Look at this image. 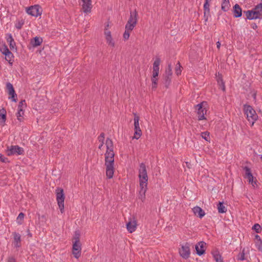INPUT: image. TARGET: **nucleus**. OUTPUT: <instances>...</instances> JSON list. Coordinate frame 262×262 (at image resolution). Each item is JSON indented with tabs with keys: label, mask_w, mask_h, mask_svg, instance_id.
Here are the masks:
<instances>
[{
	"label": "nucleus",
	"mask_w": 262,
	"mask_h": 262,
	"mask_svg": "<svg viewBox=\"0 0 262 262\" xmlns=\"http://www.w3.org/2000/svg\"><path fill=\"white\" fill-rule=\"evenodd\" d=\"M106 151L105 154V165L106 174L108 179H112L114 173V145L112 139L107 138L105 143Z\"/></svg>",
	"instance_id": "f257e3e1"
},
{
	"label": "nucleus",
	"mask_w": 262,
	"mask_h": 262,
	"mask_svg": "<svg viewBox=\"0 0 262 262\" xmlns=\"http://www.w3.org/2000/svg\"><path fill=\"white\" fill-rule=\"evenodd\" d=\"M244 110L245 114L247 115L248 120L250 122L252 123V125H253L254 122L258 118V116L256 114L255 111L251 106L247 104H245L244 105Z\"/></svg>",
	"instance_id": "f03ea898"
},
{
	"label": "nucleus",
	"mask_w": 262,
	"mask_h": 262,
	"mask_svg": "<svg viewBox=\"0 0 262 262\" xmlns=\"http://www.w3.org/2000/svg\"><path fill=\"white\" fill-rule=\"evenodd\" d=\"M139 178L140 180V185L142 186L147 185L148 176L146 168V165L144 163H141L140 164L139 169Z\"/></svg>",
	"instance_id": "7ed1b4c3"
},
{
	"label": "nucleus",
	"mask_w": 262,
	"mask_h": 262,
	"mask_svg": "<svg viewBox=\"0 0 262 262\" xmlns=\"http://www.w3.org/2000/svg\"><path fill=\"white\" fill-rule=\"evenodd\" d=\"M56 200L61 213L64 212V201L65 195L63 189L60 187H57L56 189Z\"/></svg>",
	"instance_id": "20e7f679"
},
{
	"label": "nucleus",
	"mask_w": 262,
	"mask_h": 262,
	"mask_svg": "<svg viewBox=\"0 0 262 262\" xmlns=\"http://www.w3.org/2000/svg\"><path fill=\"white\" fill-rule=\"evenodd\" d=\"M138 20V13L135 9L134 11H130L129 18L125 25V28L129 30H133L136 26Z\"/></svg>",
	"instance_id": "39448f33"
},
{
	"label": "nucleus",
	"mask_w": 262,
	"mask_h": 262,
	"mask_svg": "<svg viewBox=\"0 0 262 262\" xmlns=\"http://www.w3.org/2000/svg\"><path fill=\"white\" fill-rule=\"evenodd\" d=\"M6 152L8 156L12 155H23L25 151L23 148L19 147L18 145H11L7 146Z\"/></svg>",
	"instance_id": "423d86ee"
},
{
	"label": "nucleus",
	"mask_w": 262,
	"mask_h": 262,
	"mask_svg": "<svg viewBox=\"0 0 262 262\" xmlns=\"http://www.w3.org/2000/svg\"><path fill=\"white\" fill-rule=\"evenodd\" d=\"M26 12L28 14L31 16L38 17L41 16L42 10L39 5H35L27 8Z\"/></svg>",
	"instance_id": "0eeeda50"
},
{
	"label": "nucleus",
	"mask_w": 262,
	"mask_h": 262,
	"mask_svg": "<svg viewBox=\"0 0 262 262\" xmlns=\"http://www.w3.org/2000/svg\"><path fill=\"white\" fill-rule=\"evenodd\" d=\"M134 115L135 133L133 138L138 139L142 135V131L140 128L139 122L140 117L136 113H134Z\"/></svg>",
	"instance_id": "6e6552de"
},
{
	"label": "nucleus",
	"mask_w": 262,
	"mask_h": 262,
	"mask_svg": "<svg viewBox=\"0 0 262 262\" xmlns=\"http://www.w3.org/2000/svg\"><path fill=\"white\" fill-rule=\"evenodd\" d=\"M205 102H201L197 104L195 107L197 109V114L199 120H206L205 115L206 114L207 110L204 107L203 104Z\"/></svg>",
	"instance_id": "1a4fd4ad"
},
{
	"label": "nucleus",
	"mask_w": 262,
	"mask_h": 262,
	"mask_svg": "<svg viewBox=\"0 0 262 262\" xmlns=\"http://www.w3.org/2000/svg\"><path fill=\"white\" fill-rule=\"evenodd\" d=\"M180 255L185 259H187L190 254V245L188 243H185V245H183L179 250Z\"/></svg>",
	"instance_id": "9d476101"
},
{
	"label": "nucleus",
	"mask_w": 262,
	"mask_h": 262,
	"mask_svg": "<svg viewBox=\"0 0 262 262\" xmlns=\"http://www.w3.org/2000/svg\"><path fill=\"white\" fill-rule=\"evenodd\" d=\"M72 253L76 258H78L81 256V244L80 242H73Z\"/></svg>",
	"instance_id": "9b49d317"
},
{
	"label": "nucleus",
	"mask_w": 262,
	"mask_h": 262,
	"mask_svg": "<svg viewBox=\"0 0 262 262\" xmlns=\"http://www.w3.org/2000/svg\"><path fill=\"white\" fill-rule=\"evenodd\" d=\"M251 10L255 19L262 18V3L258 4Z\"/></svg>",
	"instance_id": "f8f14e48"
},
{
	"label": "nucleus",
	"mask_w": 262,
	"mask_h": 262,
	"mask_svg": "<svg viewBox=\"0 0 262 262\" xmlns=\"http://www.w3.org/2000/svg\"><path fill=\"white\" fill-rule=\"evenodd\" d=\"M128 222L126 223V228L129 233H133L137 228V220L134 217L130 218Z\"/></svg>",
	"instance_id": "ddd939ff"
},
{
	"label": "nucleus",
	"mask_w": 262,
	"mask_h": 262,
	"mask_svg": "<svg viewBox=\"0 0 262 262\" xmlns=\"http://www.w3.org/2000/svg\"><path fill=\"white\" fill-rule=\"evenodd\" d=\"M6 88L8 91L9 95L11 96L9 98H11L13 101L16 102L17 100V95L13 85L11 83L8 82L6 84Z\"/></svg>",
	"instance_id": "4468645a"
},
{
	"label": "nucleus",
	"mask_w": 262,
	"mask_h": 262,
	"mask_svg": "<svg viewBox=\"0 0 262 262\" xmlns=\"http://www.w3.org/2000/svg\"><path fill=\"white\" fill-rule=\"evenodd\" d=\"M206 245V243L203 241L199 242L195 245V249L198 255L201 256L205 253Z\"/></svg>",
	"instance_id": "2eb2a0df"
},
{
	"label": "nucleus",
	"mask_w": 262,
	"mask_h": 262,
	"mask_svg": "<svg viewBox=\"0 0 262 262\" xmlns=\"http://www.w3.org/2000/svg\"><path fill=\"white\" fill-rule=\"evenodd\" d=\"M82 4V9L84 13L90 12L92 7L91 0H81Z\"/></svg>",
	"instance_id": "dca6fc26"
},
{
	"label": "nucleus",
	"mask_w": 262,
	"mask_h": 262,
	"mask_svg": "<svg viewBox=\"0 0 262 262\" xmlns=\"http://www.w3.org/2000/svg\"><path fill=\"white\" fill-rule=\"evenodd\" d=\"M233 16L235 18L239 17L242 15V10L239 5L236 4L233 8Z\"/></svg>",
	"instance_id": "f3484780"
},
{
	"label": "nucleus",
	"mask_w": 262,
	"mask_h": 262,
	"mask_svg": "<svg viewBox=\"0 0 262 262\" xmlns=\"http://www.w3.org/2000/svg\"><path fill=\"white\" fill-rule=\"evenodd\" d=\"M217 82L218 84L221 86L222 88V90L223 91H225V83L223 81V76L222 74H221L220 72L216 73L215 74Z\"/></svg>",
	"instance_id": "a211bd4d"
},
{
	"label": "nucleus",
	"mask_w": 262,
	"mask_h": 262,
	"mask_svg": "<svg viewBox=\"0 0 262 262\" xmlns=\"http://www.w3.org/2000/svg\"><path fill=\"white\" fill-rule=\"evenodd\" d=\"M194 214L199 217L202 218L205 214L204 211L200 207L195 206L192 209Z\"/></svg>",
	"instance_id": "6ab92c4d"
},
{
	"label": "nucleus",
	"mask_w": 262,
	"mask_h": 262,
	"mask_svg": "<svg viewBox=\"0 0 262 262\" xmlns=\"http://www.w3.org/2000/svg\"><path fill=\"white\" fill-rule=\"evenodd\" d=\"M147 186L144 185L142 186V185H140V196L139 199H140L142 202H143L145 199V193L147 190Z\"/></svg>",
	"instance_id": "aec40b11"
},
{
	"label": "nucleus",
	"mask_w": 262,
	"mask_h": 262,
	"mask_svg": "<svg viewBox=\"0 0 262 262\" xmlns=\"http://www.w3.org/2000/svg\"><path fill=\"white\" fill-rule=\"evenodd\" d=\"M6 110L4 108L0 109V124H4L6 120Z\"/></svg>",
	"instance_id": "412c9836"
},
{
	"label": "nucleus",
	"mask_w": 262,
	"mask_h": 262,
	"mask_svg": "<svg viewBox=\"0 0 262 262\" xmlns=\"http://www.w3.org/2000/svg\"><path fill=\"white\" fill-rule=\"evenodd\" d=\"M6 39L7 42L9 43L10 49H13L15 46V42L12 37L11 34L8 33L6 35Z\"/></svg>",
	"instance_id": "4be33fe9"
},
{
	"label": "nucleus",
	"mask_w": 262,
	"mask_h": 262,
	"mask_svg": "<svg viewBox=\"0 0 262 262\" xmlns=\"http://www.w3.org/2000/svg\"><path fill=\"white\" fill-rule=\"evenodd\" d=\"M42 39L38 37H35L31 40V43L33 47H37L42 43Z\"/></svg>",
	"instance_id": "5701e85b"
},
{
	"label": "nucleus",
	"mask_w": 262,
	"mask_h": 262,
	"mask_svg": "<svg viewBox=\"0 0 262 262\" xmlns=\"http://www.w3.org/2000/svg\"><path fill=\"white\" fill-rule=\"evenodd\" d=\"M230 4L229 0H223L222 3L221 9L224 12H227L229 9Z\"/></svg>",
	"instance_id": "b1692460"
},
{
	"label": "nucleus",
	"mask_w": 262,
	"mask_h": 262,
	"mask_svg": "<svg viewBox=\"0 0 262 262\" xmlns=\"http://www.w3.org/2000/svg\"><path fill=\"white\" fill-rule=\"evenodd\" d=\"M243 169L245 171V175L244 176L245 178H246V179L251 178V179L253 178V176L251 172V169L249 167L245 166L244 167H243Z\"/></svg>",
	"instance_id": "393cba45"
},
{
	"label": "nucleus",
	"mask_w": 262,
	"mask_h": 262,
	"mask_svg": "<svg viewBox=\"0 0 262 262\" xmlns=\"http://www.w3.org/2000/svg\"><path fill=\"white\" fill-rule=\"evenodd\" d=\"M217 209L219 212L220 213H224L227 211V209L224 205L223 203L221 202L217 204Z\"/></svg>",
	"instance_id": "a878e982"
},
{
	"label": "nucleus",
	"mask_w": 262,
	"mask_h": 262,
	"mask_svg": "<svg viewBox=\"0 0 262 262\" xmlns=\"http://www.w3.org/2000/svg\"><path fill=\"white\" fill-rule=\"evenodd\" d=\"M171 78L165 75H164V81L163 83L165 85V86L166 89H168L169 85L171 83Z\"/></svg>",
	"instance_id": "bb28decb"
},
{
	"label": "nucleus",
	"mask_w": 262,
	"mask_h": 262,
	"mask_svg": "<svg viewBox=\"0 0 262 262\" xmlns=\"http://www.w3.org/2000/svg\"><path fill=\"white\" fill-rule=\"evenodd\" d=\"M244 13L245 14L247 19L249 20L255 19L253 15H252V11L251 10L244 11Z\"/></svg>",
	"instance_id": "cd10ccee"
},
{
	"label": "nucleus",
	"mask_w": 262,
	"mask_h": 262,
	"mask_svg": "<svg viewBox=\"0 0 262 262\" xmlns=\"http://www.w3.org/2000/svg\"><path fill=\"white\" fill-rule=\"evenodd\" d=\"M158 79H159V78H157V77L153 78V77L151 76V80L152 81L151 88L152 90H155L157 88Z\"/></svg>",
	"instance_id": "c85d7f7f"
},
{
	"label": "nucleus",
	"mask_w": 262,
	"mask_h": 262,
	"mask_svg": "<svg viewBox=\"0 0 262 262\" xmlns=\"http://www.w3.org/2000/svg\"><path fill=\"white\" fill-rule=\"evenodd\" d=\"M209 135H210V133L207 131L204 132H203L201 133L202 138L208 142L210 141Z\"/></svg>",
	"instance_id": "c756f323"
},
{
	"label": "nucleus",
	"mask_w": 262,
	"mask_h": 262,
	"mask_svg": "<svg viewBox=\"0 0 262 262\" xmlns=\"http://www.w3.org/2000/svg\"><path fill=\"white\" fill-rule=\"evenodd\" d=\"M159 73V67H153V71L152 76L153 78L157 77L158 78Z\"/></svg>",
	"instance_id": "7c9ffc66"
},
{
	"label": "nucleus",
	"mask_w": 262,
	"mask_h": 262,
	"mask_svg": "<svg viewBox=\"0 0 262 262\" xmlns=\"http://www.w3.org/2000/svg\"><path fill=\"white\" fill-rule=\"evenodd\" d=\"M14 239L15 242L17 243L16 246L19 247V245H18V243L20 242V235L18 233H16V232L14 233Z\"/></svg>",
	"instance_id": "2f4dec72"
},
{
	"label": "nucleus",
	"mask_w": 262,
	"mask_h": 262,
	"mask_svg": "<svg viewBox=\"0 0 262 262\" xmlns=\"http://www.w3.org/2000/svg\"><path fill=\"white\" fill-rule=\"evenodd\" d=\"M80 234L79 231H76L74 233V236L73 238V242H80Z\"/></svg>",
	"instance_id": "473e14b6"
},
{
	"label": "nucleus",
	"mask_w": 262,
	"mask_h": 262,
	"mask_svg": "<svg viewBox=\"0 0 262 262\" xmlns=\"http://www.w3.org/2000/svg\"><path fill=\"white\" fill-rule=\"evenodd\" d=\"M25 216V214L23 212H20L17 217V222L19 225H21L22 224V221L24 220Z\"/></svg>",
	"instance_id": "72a5a7b5"
},
{
	"label": "nucleus",
	"mask_w": 262,
	"mask_h": 262,
	"mask_svg": "<svg viewBox=\"0 0 262 262\" xmlns=\"http://www.w3.org/2000/svg\"><path fill=\"white\" fill-rule=\"evenodd\" d=\"M24 115V111H18L17 113H16V117H17V119L19 121H22L24 119V117H23V116Z\"/></svg>",
	"instance_id": "f704fd0d"
},
{
	"label": "nucleus",
	"mask_w": 262,
	"mask_h": 262,
	"mask_svg": "<svg viewBox=\"0 0 262 262\" xmlns=\"http://www.w3.org/2000/svg\"><path fill=\"white\" fill-rule=\"evenodd\" d=\"M133 30H129L127 28H125V32L123 34V38L124 40H127L129 38L130 33Z\"/></svg>",
	"instance_id": "c9c22d12"
},
{
	"label": "nucleus",
	"mask_w": 262,
	"mask_h": 262,
	"mask_svg": "<svg viewBox=\"0 0 262 262\" xmlns=\"http://www.w3.org/2000/svg\"><path fill=\"white\" fill-rule=\"evenodd\" d=\"M252 229L257 233H260L261 231V226L258 224H255Z\"/></svg>",
	"instance_id": "e433bc0d"
},
{
	"label": "nucleus",
	"mask_w": 262,
	"mask_h": 262,
	"mask_svg": "<svg viewBox=\"0 0 262 262\" xmlns=\"http://www.w3.org/2000/svg\"><path fill=\"white\" fill-rule=\"evenodd\" d=\"M172 75V70L171 69V67H168V68L166 70L165 74L164 75L171 78Z\"/></svg>",
	"instance_id": "4c0bfd02"
},
{
	"label": "nucleus",
	"mask_w": 262,
	"mask_h": 262,
	"mask_svg": "<svg viewBox=\"0 0 262 262\" xmlns=\"http://www.w3.org/2000/svg\"><path fill=\"white\" fill-rule=\"evenodd\" d=\"M106 42L107 43L112 46V47H114L115 46V43L114 41H113V39H112V36L111 37H106Z\"/></svg>",
	"instance_id": "58836bf2"
},
{
	"label": "nucleus",
	"mask_w": 262,
	"mask_h": 262,
	"mask_svg": "<svg viewBox=\"0 0 262 262\" xmlns=\"http://www.w3.org/2000/svg\"><path fill=\"white\" fill-rule=\"evenodd\" d=\"M254 177H253V178L251 179L247 178L249 183L251 184L253 187H255V185H256L257 180H256V178H255V180H254Z\"/></svg>",
	"instance_id": "ea45409f"
},
{
	"label": "nucleus",
	"mask_w": 262,
	"mask_h": 262,
	"mask_svg": "<svg viewBox=\"0 0 262 262\" xmlns=\"http://www.w3.org/2000/svg\"><path fill=\"white\" fill-rule=\"evenodd\" d=\"M2 53L5 55H12V53L9 51L6 46H5L4 51L2 52Z\"/></svg>",
	"instance_id": "a19ab883"
},
{
	"label": "nucleus",
	"mask_w": 262,
	"mask_h": 262,
	"mask_svg": "<svg viewBox=\"0 0 262 262\" xmlns=\"http://www.w3.org/2000/svg\"><path fill=\"white\" fill-rule=\"evenodd\" d=\"M255 245L258 251L262 252V241L255 242Z\"/></svg>",
	"instance_id": "79ce46f5"
},
{
	"label": "nucleus",
	"mask_w": 262,
	"mask_h": 262,
	"mask_svg": "<svg viewBox=\"0 0 262 262\" xmlns=\"http://www.w3.org/2000/svg\"><path fill=\"white\" fill-rule=\"evenodd\" d=\"M104 136H105L104 133H101L100 134V136L98 138L99 141L102 144H104Z\"/></svg>",
	"instance_id": "37998d69"
},
{
	"label": "nucleus",
	"mask_w": 262,
	"mask_h": 262,
	"mask_svg": "<svg viewBox=\"0 0 262 262\" xmlns=\"http://www.w3.org/2000/svg\"><path fill=\"white\" fill-rule=\"evenodd\" d=\"M0 160L4 163H8L9 162L8 159L6 157H5L2 154H0Z\"/></svg>",
	"instance_id": "c03bdc74"
},
{
	"label": "nucleus",
	"mask_w": 262,
	"mask_h": 262,
	"mask_svg": "<svg viewBox=\"0 0 262 262\" xmlns=\"http://www.w3.org/2000/svg\"><path fill=\"white\" fill-rule=\"evenodd\" d=\"M210 5L208 2H205L204 4V11H210L209 9Z\"/></svg>",
	"instance_id": "a18cd8bd"
},
{
	"label": "nucleus",
	"mask_w": 262,
	"mask_h": 262,
	"mask_svg": "<svg viewBox=\"0 0 262 262\" xmlns=\"http://www.w3.org/2000/svg\"><path fill=\"white\" fill-rule=\"evenodd\" d=\"M210 16V11H204V17L205 21H207L208 19V17Z\"/></svg>",
	"instance_id": "49530a36"
},
{
	"label": "nucleus",
	"mask_w": 262,
	"mask_h": 262,
	"mask_svg": "<svg viewBox=\"0 0 262 262\" xmlns=\"http://www.w3.org/2000/svg\"><path fill=\"white\" fill-rule=\"evenodd\" d=\"M237 259L241 260H244L245 259V253L244 251L239 253Z\"/></svg>",
	"instance_id": "de8ad7c7"
},
{
	"label": "nucleus",
	"mask_w": 262,
	"mask_h": 262,
	"mask_svg": "<svg viewBox=\"0 0 262 262\" xmlns=\"http://www.w3.org/2000/svg\"><path fill=\"white\" fill-rule=\"evenodd\" d=\"M212 254L213 255V257L215 260H216L217 259H220V258H221V255L217 253V252H215L214 253H212Z\"/></svg>",
	"instance_id": "09e8293b"
},
{
	"label": "nucleus",
	"mask_w": 262,
	"mask_h": 262,
	"mask_svg": "<svg viewBox=\"0 0 262 262\" xmlns=\"http://www.w3.org/2000/svg\"><path fill=\"white\" fill-rule=\"evenodd\" d=\"M183 69V67H178V68L176 69V73L177 75L181 74V72H182V69Z\"/></svg>",
	"instance_id": "8fccbe9b"
},
{
	"label": "nucleus",
	"mask_w": 262,
	"mask_h": 262,
	"mask_svg": "<svg viewBox=\"0 0 262 262\" xmlns=\"http://www.w3.org/2000/svg\"><path fill=\"white\" fill-rule=\"evenodd\" d=\"M13 56V54H12V55H5V59L6 60H7V61H8V62L10 63V64H12V62H11V57Z\"/></svg>",
	"instance_id": "3c124183"
},
{
	"label": "nucleus",
	"mask_w": 262,
	"mask_h": 262,
	"mask_svg": "<svg viewBox=\"0 0 262 262\" xmlns=\"http://www.w3.org/2000/svg\"><path fill=\"white\" fill-rule=\"evenodd\" d=\"M24 25V22L19 21L15 26L16 28L18 29H20Z\"/></svg>",
	"instance_id": "603ef678"
},
{
	"label": "nucleus",
	"mask_w": 262,
	"mask_h": 262,
	"mask_svg": "<svg viewBox=\"0 0 262 262\" xmlns=\"http://www.w3.org/2000/svg\"><path fill=\"white\" fill-rule=\"evenodd\" d=\"M160 64V59L159 58H157L153 63V66H159Z\"/></svg>",
	"instance_id": "864d4df0"
},
{
	"label": "nucleus",
	"mask_w": 262,
	"mask_h": 262,
	"mask_svg": "<svg viewBox=\"0 0 262 262\" xmlns=\"http://www.w3.org/2000/svg\"><path fill=\"white\" fill-rule=\"evenodd\" d=\"M104 34L106 36V37H111V31L107 30V29L106 28L105 29Z\"/></svg>",
	"instance_id": "5fc2aeb1"
},
{
	"label": "nucleus",
	"mask_w": 262,
	"mask_h": 262,
	"mask_svg": "<svg viewBox=\"0 0 262 262\" xmlns=\"http://www.w3.org/2000/svg\"><path fill=\"white\" fill-rule=\"evenodd\" d=\"M18 106H25L26 107V102H25V100H21L18 105Z\"/></svg>",
	"instance_id": "6e6d98bb"
},
{
	"label": "nucleus",
	"mask_w": 262,
	"mask_h": 262,
	"mask_svg": "<svg viewBox=\"0 0 262 262\" xmlns=\"http://www.w3.org/2000/svg\"><path fill=\"white\" fill-rule=\"evenodd\" d=\"M8 262H16L15 258L13 256L8 258Z\"/></svg>",
	"instance_id": "4d7b16f0"
},
{
	"label": "nucleus",
	"mask_w": 262,
	"mask_h": 262,
	"mask_svg": "<svg viewBox=\"0 0 262 262\" xmlns=\"http://www.w3.org/2000/svg\"><path fill=\"white\" fill-rule=\"evenodd\" d=\"M255 239L256 240L255 242H260V241H262L260 237L258 235H257V234L255 235Z\"/></svg>",
	"instance_id": "13d9d810"
},
{
	"label": "nucleus",
	"mask_w": 262,
	"mask_h": 262,
	"mask_svg": "<svg viewBox=\"0 0 262 262\" xmlns=\"http://www.w3.org/2000/svg\"><path fill=\"white\" fill-rule=\"evenodd\" d=\"M251 27L253 29L255 30V29H256L257 28V25L255 23H252L251 24Z\"/></svg>",
	"instance_id": "bf43d9fd"
},
{
	"label": "nucleus",
	"mask_w": 262,
	"mask_h": 262,
	"mask_svg": "<svg viewBox=\"0 0 262 262\" xmlns=\"http://www.w3.org/2000/svg\"><path fill=\"white\" fill-rule=\"evenodd\" d=\"M25 107H26L25 106H21L20 105V106L18 105V111H24V108Z\"/></svg>",
	"instance_id": "052dcab7"
},
{
	"label": "nucleus",
	"mask_w": 262,
	"mask_h": 262,
	"mask_svg": "<svg viewBox=\"0 0 262 262\" xmlns=\"http://www.w3.org/2000/svg\"><path fill=\"white\" fill-rule=\"evenodd\" d=\"M27 233H28V235L29 237H31L32 236V234L30 233V230L29 229H28L27 230Z\"/></svg>",
	"instance_id": "680f3d73"
},
{
	"label": "nucleus",
	"mask_w": 262,
	"mask_h": 262,
	"mask_svg": "<svg viewBox=\"0 0 262 262\" xmlns=\"http://www.w3.org/2000/svg\"><path fill=\"white\" fill-rule=\"evenodd\" d=\"M216 46H217V48L218 49H220V46H221V43H220V42L219 41H217V42H216Z\"/></svg>",
	"instance_id": "e2e57ef3"
},
{
	"label": "nucleus",
	"mask_w": 262,
	"mask_h": 262,
	"mask_svg": "<svg viewBox=\"0 0 262 262\" xmlns=\"http://www.w3.org/2000/svg\"><path fill=\"white\" fill-rule=\"evenodd\" d=\"M216 262H223V260L221 258H220V259H217L216 260H215Z\"/></svg>",
	"instance_id": "0e129e2a"
},
{
	"label": "nucleus",
	"mask_w": 262,
	"mask_h": 262,
	"mask_svg": "<svg viewBox=\"0 0 262 262\" xmlns=\"http://www.w3.org/2000/svg\"><path fill=\"white\" fill-rule=\"evenodd\" d=\"M256 93H254V94L252 95V96H253V98H254V99H256Z\"/></svg>",
	"instance_id": "69168bd1"
},
{
	"label": "nucleus",
	"mask_w": 262,
	"mask_h": 262,
	"mask_svg": "<svg viewBox=\"0 0 262 262\" xmlns=\"http://www.w3.org/2000/svg\"><path fill=\"white\" fill-rule=\"evenodd\" d=\"M103 144L101 143V144L99 146V147H98V148H99V149H101V147L103 146Z\"/></svg>",
	"instance_id": "338daca9"
},
{
	"label": "nucleus",
	"mask_w": 262,
	"mask_h": 262,
	"mask_svg": "<svg viewBox=\"0 0 262 262\" xmlns=\"http://www.w3.org/2000/svg\"><path fill=\"white\" fill-rule=\"evenodd\" d=\"M210 1H211V0H205V2H208V3H209Z\"/></svg>",
	"instance_id": "774afa93"
}]
</instances>
